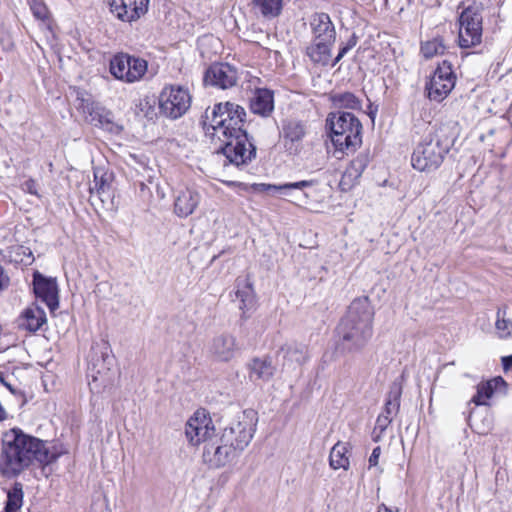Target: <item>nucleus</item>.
Wrapping results in <instances>:
<instances>
[{"mask_svg":"<svg viewBox=\"0 0 512 512\" xmlns=\"http://www.w3.org/2000/svg\"><path fill=\"white\" fill-rule=\"evenodd\" d=\"M10 286V277L4 267L0 264V294Z\"/></svg>","mask_w":512,"mask_h":512,"instance_id":"obj_42","label":"nucleus"},{"mask_svg":"<svg viewBox=\"0 0 512 512\" xmlns=\"http://www.w3.org/2000/svg\"><path fill=\"white\" fill-rule=\"evenodd\" d=\"M456 83V75L453 72L452 64L443 60L426 84V90L430 100L441 102L452 91Z\"/></svg>","mask_w":512,"mask_h":512,"instance_id":"obj_8","label":"nucleus"},{"mask_svg":"<svg viewBox=\"0 0 512 512\" xmlns=\"http://www.w3.org/2000/svg\"><path fill=\"white\" fill-rule=\"evenodd\" d=\"M350 51L349 47L344 45L340 48L338 55L336 58L331 62V66L334 67L348 52Z\"/></svg>","mask_w":512,"mask_h":512,"instance_id":"obj_45","label":"nucleus"},{"mask_svg":"<svg viewBox=\"0 0 512 512\" xmlns=\"http://www.w3.org/2000/svg\"><path fill=\"white\" fill-rule=\"evenodd\" d=\"M393 419L387 417L386 415H382L380 414L376 420V425H375V431L376 430H379L380 434H382L386 429L387 427L391 424Z\"/></svg>","mask_w":512,"mask_h":512,"instance_id":"obj_41","label":"nucleus"},{"mask_svg":"<svg viewBox=\"0 0 512 512\" xmlns=\"http://www.w3.org/2000/svg\"><path fill=\"white\" fill-rule=\"evenodd\" d=\"M502 365L505 371H508L512 368V354L502 357Z\"/></svg>","mask_w":512,"mask_h":512,"instance_id":"obj_47","label":"nucleus"},{"mask_svg":"<svg viewBox=\"0 0 512 512\" xmlns=\"http://www.w3.org/2000/svg\"><path fill=\"white\" fill-rule=\"evenodd\" d=\"M307 134V126L303 121L288 119L283 121L281 135L284 147L289 154L297 155L302 149V141Z\"/></svg>","mask_w":512,"mask_h":512,"instance_id":"obj_14","label":"nucleus"},{"mask_svg":"<svg viewBox=\"0 0 512 512\" xmlns=\"http://www.w3.org/2000/svg\"><path fill=\"white\" fill-rule=\"evenodd\" d=\"M214 352H232L235 349V339L228 334H222L213 340Z\"/></svg>","mask_w":512,"mask_h":512,"instance_id":"obj_35","label":"nucleus"},{"mask_svg":"<svg viewBox=\"0 0 512 512\" xmlns=\"http://www.w3.org/2000/svg\"><path fill=\"white\" fill-rule=\"evenodd\" d=\"M255 413L243 411L226 426L222 433V441L230 443L238 451H243L251 442L255 433Z\"/></svg>","mask_w":512,"mask_h":512,"instance_id":"obj_5","label":"nucleus"},{"mask_svg":"<svg viewBox=\"0 0 512 512\" xmlns=\"http://www.w3.org/2000/svg\"><path fill=\"white\" fill-rule=\"evenodd\" d=\"M507 306L498 308L496 313L495 328L501 338H507L512 334V318L507 315Z\"/></svg>","mask_w":512,"mask_h":512,"instance_id":"obj_32","label":"nucleus"},{"mask_svg":"<svg viewBox=\"0 0 512 512\" xmlns=\"http://www.w3.org/2000/svg\"><path fill=\"white\" fill-rule=\"evenodd\" d=\"M91 121L97 127H100L110 133H119L121 126L116 124L113 120V115L110 111L105 109H96L91 114Z\"/></svg>","mask_w":512,"mask_h":512,"instance_id":"obj_27","label":"nucleus"},{"mask_svg":"<svg viewBox=\"0 0 512 512\" xmlns=\"http://www.w3.org/2000/svg\"><path fill=\"white\" fill-rule=\"evenodd\" d=\"M200 202L198 192L191 189L181 190L174 201V212L181 218L191 215Z\"/></svg>","mask_w":512,"mask_h":512,"instance_id":"obj_22","label":"nucleus"},{"mask_svg":"<svg viewBox=\"0 0 512 512\" xmlns=\"http://www.w3.org/2000/svg\"><path fill=\"white\" fill-rule=\"evenodd\" d=\"M339 346L341 350L361 349L369 341L373 334V328L362 329V326L350 323L349 320L341 319L336 329Z\"/></svg>","mask_w":512,"mask_h":512,"instance_id":"obj_9","label":"nucleus"},{"mask_svg":"<svg viewBox=\"0 0 512 512\" xmlns=\"http://www.w3.org/2000/svg\"><path fill=\"white\" fill-rule=\"evenodd\" d=\"M344 172L352 176V178L354 179H359L361 177V174L358 171H356L350 164Z\"/></svg>","mask_w":512,"mask_h":512,"instance_id":"obj_48","label":"nucleus"},{"mask_svg":"<svg viewBox=\"0 0 512 512\" xmlns=\"http://www.w3.org/2000/svg\"><path fill=\"white\" fill-rule=\"evenodd\" d=\"M334 43L327 41L313 40L307 47L306 53L314 63L328 65L331 62V49Z\"/></svg>","mask_w":512,"mask_h":512,"instance_id":"obj_24","label":"nucleus"},{"mask_svg":"<svg viewBox=\"0 0 512 512\" xmlns=\"http://www.w3.org/2000/svg\"><path fill=\"white\" fill-rule=\"evenodd\" d=\"M350 445L345 442H337L330 450L329 454V465L332 469H344L348 470L350 466L349 452Z\"/></svg>","mask_w":512,"mask_h":512,"instance_id":"obj_26","label":"nucleus"},{"mask_svg":"<svg viewBox=\"0 0 512 512\" xmlns=\"http://www.w3.org/2000/svg\"><path fill=\"white\" fill-rule=\"evenodd\" d=\"M59 453L50 443L14 428L2 437L0 474L14 478L34 465L45 466L56 461Z\"/></svg>","mask_w":512,"mask_h":512,"instance_id":"obj_2","label":"nucleus"},{"mask_svg":"<svg viewBox=\"0 0 512 512\" xmlns=\"http://www.w3.org/2000/svg\"><path fill=\"white\" fill-rule=\"evenodd\" d=\"M30 9L34 17L38 20L45 21L49 18V11L46 5L40 0H31Z\"/></svg>","mask_w":512,"mask_h":512,"instance_id":"obj_37","label":"nucleus"},{"mask_svg":"<svg viewBox=\"0 0 512 512\" xmlns=\"http://www.w3.org/2000/svg\"><path fill=\"white\" fill-rule=\"evenodd\" d=\"M402 390L403 388L401 382L397 380L392 382L387 393L384 409L381 413L382 415H386L387 417L393 419V417L398 414L400 409Z\"/></svg>","mask_w":512,"mask_h":512,"instance_id":"obj_25","label":"nucleus"},{"mask_svg":"<svg viewBox=\"0 0 512 512\" xmlns=\"http://www.w3.org/2000/svg\"><path fill=\"white\" fill-rule=\"evenodd\" d=\"M47 321L46 313L38 305L27 307L19 316L18 326L30 332L39 330Z\"/></svg>","mask_w":512,"mask_h":512,"instance_id":"obj_23","label":"nucleus"},{"mask_svg":"<svg viewBox=\"0 0 512 512\" xmlns=\"http://www.w3.org/2000/svg\"><path fill=\"white\" fill-rule=\"evenodd\" d=\"M206 119L210 127L217 132L221 146L217 153L226 157L229 164L236 167L248 165L256 158V147L243 129L245 122V109L235 103L225 102L214 105L211 116L208 110Z\"/></svg>","mask_w":512,"mask_h":512,"instance_id":"obj_1","label":"nucleus"},{"mask_svg":"<svg viewBox=\"0 0 512 512\" xmlns=\"http://www.w3.org/2000/svg\"><path fill=\"white\" fill-rule=\"evenodd\" d=\"M355 45H356V41H355V39H354V38H351V39L347 42V44H346V46H347V47H349V49H350V50H351Z\"/></svg>","mask_w":512,"mask_h":512,"instance_id":"obj_50","label":"nucleus"},{"mask_svg":"<svg viewBox=\"0 0 512 512\" xmlns=\"http://www.w3.org/2000/svg\"><path fill=\"white\" fill-rule=\"evenodd\" d=\"M369 161L368 153H360L350 162V165L362 175L364 170L367 168Z\"/></svg>","mask_w":512,"mask_h":512,"instance_id":"obj_38","label":"nucleus"},{"mask_svg":"<svg viewBox=\"0 0 512 512\" xmlns=\"http://www.w3.org/2000/svg\"><path fill=\"white\" fill-rule=\"evenodd\" d=\"M255 8L267 19L275 18L282 11V0H253Z\"/></svg>","mask_w":512,"mask_h":512,"instance_id":"obj_31","label":"nucleus"},{"mask_svg":"<svg viewBox=\"0 0 512 512\" xmlns=\"http://www.w3.org/2000/svg\"><path fill=\"white\" fill-rule=\"evenodd\" d=\"M230 187H239L242 190L245 191H253V192H287L289 190H300L303 193V196L305 198L308 197L307 193L304 192L305 188L312 187L316 184L315 180H301L298 182H290V183H284L281 185H275V184H266V183H253L251 185L242 183V182H236V181H229L226 183Z\"/></svg>","mask_w":512,"mask_h":512,"instance_id":"obj_16","label":"nucleus"},{"mask_svg":"<svg viewBox=\"0 0 512 512\" xmlns=\"http://www.w3.org/2000/svg\"><path fill=\"white\" fill-rule=\"evenodd\" d=\"M185 435L190 444L199 445L204 443L205 445L217 434H215V427L212 424L211 418L206 416L204 410H198L187 421Z\"/></svg>","mask_w":512,"mask_h":512,"instance_id":"obj_11","label":"nucleus"},{"mask_svg":"<svg viewBox=\"0 0 512 512\" xmlns=\"http://www.w3.org/2000/svg\"><path fill=\"white\" fill-rule=\"evenodd\" d=\"M146 71V60L129 55L127 61L126 83H134L139 81L145 75Z\"/></svg>","mask_w":512,"mask_h":512,"instance_id":"obj_29","label":"nucleus"},{"mask_svg":"<svg viewBox=\"0 0 512 512\" xmlns=\"http://www.w3.org/2000/svg\"><path fill=\"white\" fill-rule=\"evenodd\" d=\"M359 179H354L352 176L344 172L339 182V187L342 191H349L354 187Z\"/></svg>","mask_w":512,"mask_h":512,"instance_id":"obj_40","label":"nucleus"},{"mask_svg":"<svg viewBox=\"0 0 512 512\" xmlns=\"http://www.w3.org/2000/svg\"><path fill=\"white\" fill-rule=\"evenodd\" d=\"M482 13L479 7L468 6L459 17V45L461 48H471L482 40Z\"/></svg>","mask_w":512,"mask_h":512,"instance_id":"obj_7","label":"nucleus"},{"mask_svg":"<svg viewBox=\"0 0 512 512\" xmlns=\"http://www.w3.org/2000/svg\"><path fill=\"white\" fill-rule=\"evenodd\" d=\"M446 51L444 40L440 37L433 38L421 44V53L426 59L443 55Z\"/></svg>","mask_w":512,"mask_h":512,"instance_id":"obj_33","label":"nucleus"},{"mask_svg":"<svg viewBox=\"0 0 512 512\" xmlns=\"http://www.w3.org/2000/svg\"><path fill=\"white\" fill-rule=\"evenodd\" d=\"M381 454V448L379 446L375 447L372 451V454L369 457V466H376L378 464V460Z\"/></svg>","mask_w":512,"mask_h":512,"instance_id":"obj_43","label":"nucleus"},{"mask_svg":"<svg viewBox=\"0 0 512 512\" xmlns=\"http://www.w3.org/2000/svg\"><path fill=\"white\" fill-rule=\"evenodd\" d=\"M495 395L494 392L492 391V387H491V383H489L488 381L486 382H481L477 385V393L476 395L472 398V401L476 404V405H486L487 404V401L493 396Z\"/></svg>","mask_w":512,"mask_h":512,"instance_id":"obj_36","label":"nucleus"},{"mask_svg":"<svg viewBox=\"0 0 512 512\" xmlns=\"http://www.w3.org/2000/svg\"><path fill=\"white\" fill-rule=\"evenodd\" d=\"M310 26L313 33V40L335 43V27L327 13H315L311 17Z\"/></svg>","mask_w":512,"mask_h":512,"instance_id":"obj_19","label":"nucleus"},{"mask_svg":"<svg viewBox=\"0 0 512 512\" xmlns=\"http://www.w3.org/2000/svg\"><path fill=\"white\" fill-rule=\"evenodd\" d=\"M378 512H397V511H393L391 509H388L387 507H384L383 509H379Z\"/></svg>","mask_w":512,"mask_h":512,"instance_id":"obj_51","label":"nucleus"},{"mask_svg":"<svg viewBox=\"0 0 512 512\" xmlns=\"http://www.w3.org/2000/svg\"><path fill=\"white\" fill-rule=\"evenodd\" d=\"M249 378L251 380H269L275 371V364L268 354L254 357L248 364Z\"/></svg>","mask_w":512,"mask_h":512,"instance_id":"obj_21","label":"nucleus"},{"mask_svg":"<svg viewBox=\"0 0 512 512\" xmlns=\"http://www.w3.org/2000/svg\"><path fill=\"white\" fill-rule=\"evenodd\" d=\"M128 54L115 55L110 60L111 74L121 81L126 82Z\"/></svg>","mask_w":512,"mask_h":512,"instance_id":"obj_34","label":"nucleus"},{"mask_svg":"<svg viewBox=\"0 0 512 512\" xmlns=\"http://www.w3.org/2000/svg\"><path fill=\"white\" fill-rule=\"evenodd\" d=\"M237 70L228 63L212 64L205 72V85L217 87L220 89H228L237 84Z\"/></svg>","mask_w":512,"mask_h":512,"instance_id":"obj_13","label":"nucleus"},{"mask_svg":"<svg viewBox=\"0 0 512 512\" xmlns=\"http://www.w3.org/2000/svg\"><path fill=\"white\" fill-rule=\"evenodd\" d=\"M23 186H24V189L27 192H29L30 194H34V195L37 194L36 182L33 179H29V180L25 181Z\"/></svg>","mask_w":512,"mask_h":512,"instance_id":"obj_46","label":"nucleus"},{"mask_svg":"<svg viewBox=\"0 0 512 512\" xmlns=\"http://www.w3.org/2000/svg\"><path fill=\"white\" fill-rule=\"evenodd\" d=\"M374 311L367 296L354 299L348 307L347 313L343 317L350 323L362 326V329L373 328Z\"/></svg>","mask_w":512,"mask_h":512,"instance_id":"obj_17","label":"nucleus"},{"mask_svg":"<svg viewBox=\"0 0 512 512\" xmlns=\"http://www.w3.org/2000/svg\"><path fill=\"white\" fill-rule=\"evenodd\" d=\"M94 178H95L94 179V181H95V188L97 189V192L100 193L101 191H104L105 186L107 185L106 179H104V177L102 176L98 180V176H97L96 173L94 174Z\"/></svg>","mask_w":512,"mask_h":512,"instance_id":"obj_44","label":"nucleus"},{"mask_svg":"<svg viewBox=\"0 0 512 512\" xmlns=\"http://www.w3.org/2000/svg\"><path fill=\"white\" fill-rule=\"evenodd\" d=\"M149 0H106L111 14L124 23H133L148 11Z\"/></svg>","mask_w":512,"mask_h":512,"instance_id":"obj_12","label":"nucleus"},{"mask_svg":"<svg viewBox=\"0 0 512 512\" xmlns=\"http://www.w3.org/2000/svg\"><path fill=\"white\" fill-rule=\"evenodd\" d=\"M327 125L331 130V140L341 152H354L362 144L363 126L350 112L330 113Z\"/></svg>","mask_w":512,"mask_h":512,"instance_id":"obj_4","label":"nucleus"},{"mask_svg":"<svg viewBox=\"0 0 512 512\" xmlns=\"http://www.w3.org/2000/svg\"><path fill=\"white\" fill-rule=\"evenodd\" d=\"M250 110L262 117H268L274 110V93L267 88H258L250 98Z\"/></svg>","mask_w":512,"mask_h":512,"instance_id":"obj_20","label":"nucleus"},{"mask_svg":"<svg viewBox=\"0 0 512 512\" xmlns=\"http://www.w3.org/2000/svg\"><path fill=\"white\" fill-rule=\"evenodd\" d=\"M330 100L335 108L360 110L361 100L352 92L334 93Z\"/></svg>","mask_w":512,"mask_h":512,"instance_id":"obj_30","label":"nucleus"},{"mask_svg":"<svg viewBox=\"0 0 512 512\" xmlns=\"http://www.w3.org/2000/svg\"><path fill=\"white\" fill-rule=\"evenodd\" d=\"M101 359L103 360V362H106L108 361L110 358H114V354H101L100 355Z\"/></svg>","mask_w":512,"mask_h":512,"instance_id":"obj_49","label":"nucleus"},{"mask_svg":"<svg viewBox=\"0 0 512 512\" xmlns=\"http://www.w3.org/2000/svg\"><path fill=\"white\" fill-rule=\"evenodd\" d=\"M191 106L189 91L181 86H165L159 96L160 112L168 118L183 116Z\"/></svg>","mask_w":512,"mask_h":512,"instance_id":"obj_6","label":"nucleus"},{"mask_svg":"<svg viewBox=\"0 0 512 512\" xmlns=\"http://www.w3.org/2000/svg\"><path fill=\"white\" fill-rule=\"evenodd\" d=\"M452 145L453 138L448 135L444 127L427 128L413 150L411 156L413 168L420 172L435 171L443 163Z\"/></svg>","mask_w":512,"mask_h":512,"instance_id":"obj_3","label":"nucleus"},{"mask_svg":"<svg viewBox=\"0 0 512 512\" xmlns=\"http://www.w3.org/2000/svg\"><path fill=\"white\" fill-rule=\"evenodd\" d=\"M237 449L230 443L222 441L220 435H216L207 442L203 448V460L210 468H221L235 458Z\"/></svg>","mask_w":512,"mask_h":512,"instance_id":"obj_10","label":"nucleus"},{"mask_svg":"<svg viewBox=\"0 0 512 512\" xmlns=\"http://www.w3.org/2000/svg\"><path fill=\"white\" fill-rule=\"evenodd\" d=\"M374 114H375V112H372V111L369 113V115L372 118V120L374 119Z\"/></svg>","mask_w":512,"mask_h":512,"instance_id":"obj_52","label":"nucleus"},{"mask_svg":"<svg viewBox=\"0 0 512 512\" xmlns=\"http://www.w3.org/2000/svg\"><path fill=\"white\" fill-rule=\"evenodd\" d=\"M235 301L239 302L238 308L242 311L241 318L246 319L247 314L256 309V295L253 283L247 276L236 280Z\"/></svg>","mask_w":512,"mask_h":512,"instance_id":"obj_18","label":"nucleus"},{"mask_svg":"<svg viewBox=\"0 0 512 512\" xmlns=\"http://www.w3.org/2000/svg\"><path fill=\"white\" fill-rule=\"evenodd\" d=\"M23 498V485L20 482H15L12 487L7 490L4 512H20L23 506Z\"/></svg>","mask_w":512,"mask_h":512,"instance_id":"obj_28","label":"nucleus"},{"mask_svg":"<svg viewBox=\"0 0 512 512\" xmlns=\"http://www.w3.org/2000/svg\"><path fill=\"white\" fill-rule=\"evenodd\" d=\"M33 290L36 297L41 299L51 312L59 307L58 286L54 278L45 277L36 271L33 274Z\"/></svg>","mask_w":512,"mask_h":512,"instance_id":"obj_15","label":"nucleus"},{"mask_svg":"<svg viewBox=\"0 0 512 512\" xmlns=\"http://www.w3.org/2000/svg\"><path fill=\"white\" fill-rule=\"evenodd\" d=\"M488 382L491 383L494 394H506L507 383L501 376L494 377L488 380Z\"/></svg>","mask_w":512,"mask_h":512,"instance_id":"obj_39","label":"nucleus"}]
</instances>
